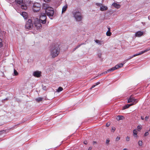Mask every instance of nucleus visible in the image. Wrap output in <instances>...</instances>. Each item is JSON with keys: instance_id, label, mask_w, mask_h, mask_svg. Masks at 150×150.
<instances>
[{"instance_id": "obj_1", "label": "nucleus", "mask_w": 150, "mask_h": 150, "mask_svg": "<svg viewBox=\"0 0 150 150\" xmlns=\"http://www.w3.org/2000/svg\"><path fill=\"white\" fill-rule=\"evenodd\" d=\"M60 51L59 45L57 43L53 44L50 48V55L52 58H54L57 57Z\"/></svg>"}, {"instance_id": "obj_2", "label": "nucleus", "mask_w": 150, "mask_h": 150, "mask_svg": "<svg viewBox=\"0 0 150 150\" xmlns=\"http://www.w3.org/2000/svg\"><path fill=\"white\" fill-rule=\"evenodd\" d=\"M73 14L77 21H80L82 20V17L80 12L76 11H74L73 12Z\"/></svg>"}, {"instance_id": "obj_3", "label": "nucleus", "mask_w": 150, "mask_h": 150, "mask_svg": "<svg viewBox=\"0 0 150 150\" xmlns=\"http://www.w3.org/2000/svg\"><path fill=\"white\" fill-rule=\"evenodd\" d=\"M45 12L48 16H52L54 14L53 9L51 7H48L45 9Z\"/></svg>"}, {"instance_id": "obj_4", "label": "nucleus", "mask_w": 150, "mask_h": 150, "mask_svg": "<svg viewBox=\"0 0 150 150\" xmlns=\"http://www.w3.org/2000/svg\"><path fill=\"white\" fill-rule=\"evenodd\" d=\"M41 21L38 18H35L34 22L35 27L37 29H40L42 28Z\"/></svg>"}, {"instance_id": "obj_5", "label": "nucleus", "mask_w": 150, "mask_h": 150, "mask_svg": "<svg viewBox=\"0 0 150 150\" xmlns=\"http://www.w3.org/2000/svg\"><path fill=\"white\" fill-rule=\"evenodd\" d=\"M33 27V24L32 20L30 19L28 20L25 25V28L26 29L28 30H30L32 29Z\"/></svg>"}, {"instance_id": "obj_6", "label": "nucleus", "mask_w": 150, "mask_h": 150, "mask_svg": "<svg viewBox=\"0 0 150 150\" xmlns=\"http://www.w3.org/2000/svg\"><path fill=\"white\" fill-rule=\"evenodd\" d=\"M41 5L38 3H35L34 4L33 9L35 12H37L40 9Z\"/></svg>"}, {"instance_id": "obj_7", "label": "nucleus", "mask_w": 150, "mask_h": 150, "mask_svg": "<svg viewBox=\"0 0 150 150\" xmlns=\"http://www.w3.org/2000/svg\"><path fill=\"white\" fill-rule=\"evenodd\" d=\"M123 65V64L122 63H120L116 65L114 67L109 69L108 70V71H113L116 69H117L120 68L122 67Z\"/></svg>"}, {"instance_id": "obj_8", "label": "nucleus", "mask_w": 150, "mask_h": 150, "mask_svg": "<svg viewBox=\"0 0 150 150\" xmlns=\"http://www.w3.org/2000/svg\"><path fill=\"white\" fill-rule=\"evenodd\" d=\"M47 17L45 13H41L40 16V20L42 24H45L46 21Z\"/></svg>"}, {"instance_id": "obj_9", "label": "nucleus", "mask_w": 150, "mask_h": 150, "mask_svg": "<svg viewBox=\"0 0 150 150\" xmlns=\"http://www.w3.org/2000/svg\"><path fill=\"white\" fill-rule=\"evenodd\" d=\"M149 50H150V48H147L144 51H142L141 52H140V53H138V54H134V55H133V56L130 57L128 59H127V60H129L130 59L132 58L133 57L136 56H137L141 55V54H142L146 52Z\"/></svg>"}, {"instance_id": "obj_10", "label": "nucleus", "mask_w": 150, "mask_h": 150, "mask_svg": "<svg viewBox=\"0 0 150 150\" xmlns=\"http://www.w3.org/2000/svg\"><path fill=\"white\" fill-rule=\"evenodd\" d=\"M138 101L137 99H135L134 97L131 96L129 98L128 100V103H130L131 102H135L134 104L137 103Z\"/></svg>"}, {"instance_id": "obj_11", "label": "nucleus", "mask_w": 150, "mask_h": 150, "mask_svg": "<svg viewBox=\"0 0 150 150\" xmlns=\"http://www.w3.org/2000/svg\"><path fill=\"white\" fill-rule=\"evenodd\" d=\"M41 72L40 71H35L33 73V76L36 77H39L41 76Z\"/></svg>"}, {"instance_id": "obj_12", "label": "nucleus", "mask_w": 150, "mask_h": 150, "mask_svg": "<svg viewBox=\"0 0 150 150\" xmlns=\"http://www.w3.org/2000/svg\"><path fill=\"white\" fill-rule=\"evenodd\" d=\"M143 32L139 31L136 33L135 34V36L136 37H140L141 36L143 35Z\"/></svg>"}, {"instance_id": "obj_13", "label": "nucleus", "mask_w": 150, "mask_h": 150, "mask_svg": "<svg viewBox=\"0 0 150 150\" xmlns=\"http://www.w3.org/2000/svg\"><path fill=\"white\" fill-rule=\"evenodd\" d=\"M116 119L117 121H119L120 120L124 119L125 117L123 116L119 115L117 116Z\"/></svg>"}, {"instance_id": "obj_14", "label": "nucleus", "mask_w": 150, "mask_h": 150, "mask_svg": "<svg viewBox=\"0 0 150 150\" xmlns=\"http://www.w3.org/2000/svg\"><path fill=\"white\" fill-rule=\"evenodd\" d=\"M22 16L25 19L27 18L28 16L27 13L25 12H22L21 13Z\"/></svg>"}, {"instance_id": "obj_15", "label": "nucleus", "mask_w": 150, "mask_h": 150, "mask_svg": "<svg viewBox=\"0 0 150 150\" xmlns=\"http://www.w3.org/2000/svg\"><path fill=\"white\" fill-rule=\"evenodd\" d=\"M112 5L117 8H119L120 7V4H117L116 3H114L112 4Z\"/></svg>"}, {"instance_id": "obj_16", "label": "nucleus", "mask_w": 150, "mask_h": 150, "mask_svg": "<svg viewBox=\"0 0 150 150\" xmlns=\"http://www.w3.org/2000/svg\"><path fill=\"white\" fill-rule=\"evenodd\" d=\"M134 104V103L130 104H127L125 106H124L123 108V109L125 110L127 108H128L130 106H132Z\"/></svg>"}, {"instance_id": "obj_17", "label": "nucleus", "mask_w": 150, "mask_h": 150, "mask_svg": "<svg viewBox=\"0 0 150 150\" xmlns=\"http://www.w3.org/2000/svg\"><path fill=\"white\" fill-rule=\"evenodd\" d=\"M67 8L68 7L67 4H66L64 6L62 9V13H63L64 12L66 11Z\"/></svg>"}, {"instance_id": "obj_18", "label": "nucleus", "mask_w": 150, "mask_h": 150, "mask_svg": "<svg viewBox=\"0 0 150 150\" xmlns=\"http://www.w3.org/2000/svg\"><path fill=\"white\" fill-rule=\"evenodd\" d=\"M108 9V7L107 6H102L100 7V10L102 11L106 10Z\"/></svg>"}, {"instance_id": "obj_19", "label": "nucleus", "mask_w": 150, "mask_h": 150, "mask_svg": "<svg viewBox=\"0 0 150 150\" xmlns=\"http://www.w3.org/2000/svg\"><path fill=\"white\" fill-rule=\"evenodd\" d=\"M15 1L16 3L19 5L22 4L23 3V0H15Z\"/></svg>"}, {"instance_id": "obj_20", "label": "nucleus", "mask_w": 150, "mask_h": 150, "mask_svg": "<svg viewBox=\"0 0 150 150\" xmlns=\"http://www.w3.org/2000/svg\"><path fill=\"white\" fill-rule=\"evenodd\" d=\"M21 8L24 10L27 9V6L24 4H23L21 5Z\"/></svg>"}, {"instance_id": "obj_21", "label": "nucleus", "mask_w": 150, "mask_h": 150, "mask_svg": "<svg viewBox=\"0 0 150 150\" xmlns=\"http://www.w3.org/2000/svg\"><path fill=\"white\" fill-rule=\"evenodd\" d=\"M133 133L134 134V136L135 137H137V131L136 129H134L133 131Z\"/></svg>"}, {"instance_id": "obj_22", "label": "nucleus", "mask_w": 150, "mask_h": 150, "mask_svg": "<svg viewBox=\"0 0 150 150\" xmlns=\"http://www.w3.org/2000/svg\"><path fill=\"white\" fill-rule=\"evenodd\" d=\"M43 98H42L40 97L36 99L35 100L37 102H39L42 100Z\"/></svg>"}, {"instance_id": "obj_23", "label": "nucleus", "mask_w": 150, "mask_h": 150, "mask_svg": "<svg viewBox=\"0 0 150 150\" xmlns=\"http://www.w3.org/2000/svg\"><path fill=\"white\" fill-rule=\"evenodd\" d=\"M63 90V88L62 87H59L58 88L57 91L58 92H59L62 91Z\"/></svg>"}, {"instance_id": "obj_24", "label": "nucleus", "mask_w": 150, "mask_h": 150, "mask_svg": "<svg viewBox=\"0 0 150 150\" xmlns=\"http://www.w3.org/2000/svg\"><path fill=\"white\" fill-rule=\"evenodd\" d=\"M111 33L110 32V31H108L106 33V35L108 36H110L111 35Z\"/></svg>"}, {"instance_id": "obj_25", "label": "nucleus", "mask_w": 150, "mask_h": 150, "mask_svg": "<svg viewBox=\"0 0 150 150\" xmlns=\"http://www.w3.org/2000/svg\"><path fill=\"white\" fill-rule=\"evenodd\" d=\"M142 126L141 125H139L137 127L138 130L140 131L142 129Z\"/></svg>"}, {"instance_id": "obj_26", "label": "nucleus", "mask_w": 150, "mask_h": 150, "mask_svg": "<svg viewBox=\"0 0 150 150\" xmlns=\"http://www.w3.org/2000/svg\"><path fill=\"white\" fill-rule=\"evenodd\" d=\"M95 42L97 43H98V44H99L100 45H101V41H99V40H95Z\"/></svg>"}, {"instance_id": "obj_27", "label": "nucleus", "mask_w": 150, "mask_h": 150, "mask_svg": "<svg viewBox=\"0 0 150 150\" xmlns=\"http://www.w3.org/2000/svg\"><path fill=\"white\" fill-rule=\"evenodd\" d=\"M14 75L16 76H17L18 74V73L17 72V71L15 69H14Z\"/></svg>"}, {"instance_id": "obj_28", "label": "nucleus", "mask_w": 150, "mask_h": 150, "mask_svg": "<svg viewBox=\"0 0 150 150\" xmlns=\"http://www.w3.org/2000/svg\"><path fill=\"white\" fill-rule=\"evenodd\" d=\"M142 142L141 141H139L138 142V144L140 146H142Z\"/></svg>"}, {"instance_id": "obj_29", "label": "nucleus", "mask_w": 150, "mask_h": 150, "mask_svg": "<svg viewBox=\"0 0 150 150\" xmlns=\"http://www.w3.org/2000/svg\"><path fill=\"white\" fill-rule=\"evenodd\" d=\"M115 128L114 127H112L111 132H114L115 130Z\"/></svg>"}, {"instance_id": "obj_30", "label": "nucleus", "mask_w": 150, "mask_h": 150, "mask_svg": "<svg viewBox=\"0 0 150 150\" xmlns=\"http://www.w3.org/2000/svg\"><path fill=\"white\" fill-rule=\"evenodd\" d=\"M120 137L119 136H117V137H116V139H115V141H119L120 139Z\"/></svg>"}, {"instance_id": "obj_31", "label": "nucleus", "mask_w": 150, "mask_h": 150, "mask_svg": "<svg viewBox=\"0 0 150 150\" xmlns=\"http://www.w3.org/2000/svg\"><path fill=\"white\" fill-rule=\"evenodd\" d=\"M149 134V133L148 131H147L145 132L144 133V137H146L148 136Z\"/></svg>"}, {"instance_id": "obj_32", "label": "nucleus", "mask_w": 150, "mask_h": 150, "mask_svg": "<svg viewBox=\"0 0 150 150\" xmlns=\"http://www.w3.org/2000/svg\"><path fill=\"white\" fill-rule=\"evenodd\" d=\"M109 71H108V70L107 71H105V72H103L102 74H100V76L102 74H105L107 73L108 72H109Z\"/></svg>"}, {"instance_id": "obj_33", "label": "nucleus", "mask_w": 150, "mask_h": 150, "mask_svg": "<svg viewBox=\"0 0 150 150\" xmlns=\"http://www.w3.org/2000/svg\"><path fill=\"white\" fill-rule=\"evenodd\" d=\"M109 142L110 140H109V139H107L106 142V144H109Z\"/></svg>"}, {"instance_id": "obj_34", "label": "nucleus", "mask_w": 150, "mask_h": 150, "mask_svg": "<svg viewBox=\"0 0 150 150\" xmlns=\"http://www.w3.org/2000/svg\"><path fill=\"white\" fill-rule=\"evenodd\" d=\"M130 138L129 137L127 136L126 137V140L127 141H129L130 140Z\"/></svg>"}, {"instance_id": "obj_35", "label": "nucleus", "mask_w": 150, "mask_h": 150, "mask_svg": "<svg viewBox=\"0 0 150 150\" xmlns=\"http://www.w3.org/2000/svg\"><path fill=\"white\" fill-rule=\"evenodd\" d=\"M149 116H146L145 117V120L146 121H147L148 120V119H149Z\"/></svg>"}, {"instance_id": "obj_36", "label": "nucleus", "mask_w": 150, "mask_h": 150, "mask_svg": "<svg viewBox=\"0 0 150 150\" xmlns=\"http://www.w3.org/2000/svg\"><path fill=\"white\" fill-rule=\"evenodd\" d=\"M110 125V123L109 122H108V123H107V124H106V126L107 127H108Z\"/></svg>"}, {"instance_id": "obj_37", "label": "nucleus", "mask_w": 150, "mask_h": 150, "mask_svg": "<svg viewBox=\"0 0 150 150\" xmlns=\"http://www.w3.org/2000/svg\"><path fill=\"white\" fill-rule=\"evenodd\" d=\"M98 56L99 58H100L101 57V54L100 53H99L98 54Z\"/></svg>"}, {"instance_id": "obj_38", "label": "nucleus", "mask_w": 150, "mask_h": 150, "mask_svg": "<svg viewBox=\"0 0 150 150\" xmlns=\"http://www.w3.org/2000/svg\"><path fill=\"white\" fill-rule=\"evenodd\" d=\"M100 83L99 82H98L97 83H95V85L96 86H97L100 84Z\"/></svg>"}, {"instance_id": "obj_39", "label": "nucleus", "mask_w": 150, "mask_h": 150, "mask_svg": "<svg viewBox=\"0 0 150 150\" xmlns=\"http://www.w3.org/2000/svg\"><path fill=\"white\" fill-rule=\"evenodd\" d=\"M96 86V85L95 84L93 85L92 86L91 88V89H92V88H94V87H95Z\"/></svg>"}, {"instance_id": "obj_40", "label": "nucleus", "mask_w": 150, "mask_h": 150, "mask_svg": "<svg viewBox=\"0 0 150 150\" xmlns=\"http://www.w3.org/2000/svg\"><path fill=\"white\" fill-rule=\"evenodd\" d=\"M83 143L85 144H87V141L85 140L84 141Z\"/></svg>"}, {"instance_id": "obj_41", "label": "nucleus", "mask_w": 150, "mask_h": 150, "mask_svg": "<svg viewBox=\"0 0 150 150\" xmlns=\"http://www.w3.org/2000/svg\"><path fill=\"white\" fill-rule=\"evenodd\" d=\"M81 46V45H80V44H79V45H77L76 46V48H78L80 46Z\"/></svg>"}, {"instance_id": "obj_42", "label": "nucleus", "mask_w": 150, "mask_h": 150, "mask_svg": "<svg viewBox=\"0 0 150 150\" xmlns=\"http://www.w3.org/2000/svg\"><path fill=\"white\" fill-rule=\"evenodd\" d=\"M50 0H44V1L46 2H49Z\"/></svg>"}, {"instance_id": "obj_43", "label": "nucleus", "mask_w": 150, "mask_h": 150, "mask_svg": "<svg viewBox=\"0 0 150 150\" xmlns=\"http://www.w3.org/2000/svg\"><path fill=\"white\" fill-rule=\"evenodd\" d=\"M4 131H0V135L1 134H2V133H3V132H4Z\"/></svg>"}, {"instance_id": "obj_44", "label": "nucleus", "mask_w": 150, "mask_h": 150, "mask_svg": "<svg viewBox=\"0 0 150 150\" xmlns=\"http://www.w3.org/2000/svg\"><path fill=\"white\" fill-rule=\"evenodd\" d=\"M92 149V148L90 146L89 147L88 150H91Z\"/></svg>"}, {"instance_id": "obj_45", "label": "nucleus", "mask_w": 150, "mask_h": 150, "mask_svg": "<svg viewBox=\"0 0 150 150\" xmlns=\"http://www.w3.org/2000/svg\"><path fill=\"white\" fill-rule=\"evenodd\" d=\"M97 142L96 141H93V144H97Z\"/></svg>"}, {"instance_id": "obj_46", "label": "nucleus", "mask_w": 150, "mask_h": 150, "mask_svg": "<svg viewBox=\"0 0 150 150\" xmlns=\"http://www.w3.org/2000/svg\"><path fill=\"white\" fill-rule=\"evenodd\" d=\"M86 43H81V44H80V45H81V46L83 45H85Z\"/></svg>"}, {"instance_id": "obj_47", "label": "nucleus", "mask_w": 150, "mask_h": 150, "mask_svg": "<svg viewBox=\"0 0 150 150\" xmlns=\"http://www.w3.org/2000/svg\"><path fill=\"white\" fill-rule=\"evenodd\" d=\"M108 31H110V28L109 27L108 28Z\"/></svg>"}, {"instance_id": "obj_48", "label": "nucleus", "mask_w": 150, "mask_h": 150, "mask_svg": "<svg viewBox=\"0 0 150 150\" xmlns=\"http://www.w3.org/2000/svg\"><path fill=\"white\" fill-rule=\"evenodd\" d=\"M141 119L142 120H144V117H143L141 116Z\"/></svg>"}, {"instance_id": "obj_49", "label": "nucleus", "mask_w": 150, "mask_h": 150, "mask_svg": "<svg viewBox=\"0 0 150 150\" xmlns=\"http://www.w3.org/2000/svg\"><path fill=\"white\" fill-rule=\"evenodd\" d=\"M77 49V48H76V47L75 48H74V49L73 50H74V51H75V50H76Z\"/></svg>"}, {"instance_id": "obj_50", "label": "nucleus", "mask_w": 150, "mask_h": 150, "mask_svg": "<svg viewBox=\"0 0 150 150\" xmlns=\"http://www.w3.org/2000/svg\"><path fill=\"white\" fill-rule=\"evenodd\" d=\"M127 148H124L123 150H127Z\"/></svg>"}, {"instance_id": "obj_51", "label": "nucleus", "mask_w": 150, "mask_h": 150, "mask_svg": "<svg viewBox=\"0 0 150 150\" xmlns=\"http://www.w3.org/2000/svg\"><path fill=\"white\" fill-rule=\"evenodd\" d=\"M149 131H150V128H149Z\"/></svg>"}]
</instances>
